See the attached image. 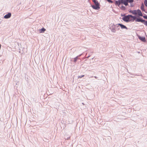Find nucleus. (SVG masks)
I'll return each instance as SVG.
<instances>
[{"mask_svg": "<svg viewBox=\"0 0 147 147\" xmlns=\"http://www.w3.org/2000/svg\"><path fill=\"white\" fill-rule=\"evenodd\" d=\"M144 24L145 25H146V26H147V21H145H145H144Z\"/></svg>", "mask_w": 147, "mask_h": 147, "instance_id": "dca6fc26", "label": "nucleus"}, {"mask_svg": "<svg viewBox=\"0 0 147 147\" xmlns=\"http://www.w3.org/2000/svg\"><path fill=\"white\" fill-rule=\"evenodd\" d=\"M116 3H118V1H116Z\"/></svg>", "mask_w": 147, "mask_h": 147, "instance_id": "aec40b11", "label": "nucleus"}, {"mask_svg": "<svg viewBox=\"0 0 147 147\" xmlns=\"http://www.w3.org/2000/svg\"><path fill=\"white\" fill-rule=\"evenodd\" d=\"M11 16V14L10 13H9L7 14L6 15L4 16V18L5 19H8Z\"/></svg>", "mask_w": 147, "mask_h": 147, "instance_id": "7ed1b4c3", "label": "nucleus"}, {"mask_svg": "<svg viewBox=\"0 0 147 147\" xmlns=\"http://www.w3.org/2000/svg\"><path fill=\"white\" fill-rule=\"evenodd\" d=\"M93 1L94 2L96 5H99L98 1L96 0H93Z\"/></svg>", "mask_w": 147, "mask_h": 147, "instance_id": "9b49d317", "label": "nucleus"}, {"mask_svg": "<svg viewBox=\"0 0 147 147\" xmlns=\"http://www.w3.org/2000/svg\"><path fill=\"white\" fill-rule=\"evenodd\" d=\"M117 25H115L114 24L112 25V27L113 28L111 29V31L112 32H116L115 28H116V26H117Z\"/></svg>", "mask_w": 147, "mask_h": 147, "instance_id": "20e7f679", "label": "nucleus"}, {"mask_svg": "<svg viewBox=\"0 0 147 147\" xmlns=\"http://www.w3.org/2000/svg\"><path fill=\"white\" fill-rule=\"evenodd\" d=\"M136 22H144V21H145V20H143V19H141L139 18H137V19L136 18Z\"/></svg>", "mask_w": 147, "mask_h": 147, "instance_id": "0eeeda50", "label": "nucleus"}, {"mask_svg": "<svg viewBox=\"0 0 147 147\" xmlns=\"http://www.w3.org/2000/svg\"><path fill=\"white\" fill-rule=\"evenodd\" d=\"M144 3L145 6L147 7V0H145L144 1Z\"/></svg>", "mask_w": 147, "mask_h": 147, "instance_id": "4468645a", "label": "nucleus"}, {"mask_svg": "<svg viewBox=\"0 0 147 147\" xmlns=\"http://www.w3.org/2000/svg\"><path fill=\"white\" fill-rule=\"evenodd\" d=\"M139 38L140 40L144 42H145L146 41L145 38L144 37L139 36Z\"/></svg>", "mask_w": 147, "mask_h": 147, "instance_id": "423d86ee", "label": "nucleus"}, {"mask_svg": "<svg viewBox=\"0 0 147 147\" xmlns=\"http://www.w3.org/2000/svg\"><path fill=\"white\" fill-rule=\"evenodd\" d=\"M141 9L142 10V11H144L145 9H144V5H142L141 7Z\"/></svg>", "mask_w": 147, "mask_h": 147, "instance_id": "f8f14e48", "label": "nucleus"}, {"mask_svg": "<svg viewBox=\"0 0 147 147\" xmlns=\"http://www.w3.org/2000/svg\"><path fill=\"white\" fill-rule=\"evenodd\" d=\"M137 10H134L130 11V12L132 13L133 14L136 15L137 14Z\"/></svg>", "mask_w": 147, "mask_h": 147, "instance_id": "1a4fd4ad", "label": "nucleus"}, {"mask_svg": "<svg viewBox=\"0 0 147 147\" xmlns=\"http://www.w3.org/2000/svg\"><path fill=\"white\" fill-rule=\"evenodd\" d=\"M82 76V77H83L84 76V75H83L82 76Z\"/></svg>", "mask_w": 147, "mask_h": 147, "instance_id": "6ab92c4d", "label": "nucleus"}, {"mask_svg": "<svg viewBox=\"0 0 147 147\" xmlns=\"http://www.w3.org/2000/svg\"><path fill=\"white\" fill-rule=\"evenodd\" d=\"M107 1L109 3H113V1H112L111 0H107Z\"/></svg>", "mask_w": 147, "mask_h": 147, "instance_id": "f3484780", "label": "nucleus"}, {"mask_svg": "<svg viewBox=\"0 0 147 147\" xmlns=\"http://www.w3.org/2000/svg\"><path fill=\"white\" fill-rule=\"evenodd\" d=\"M137 14L140 16H142L143 15L140 9L137 10Z\"/></svg>", "mask_w": 147, "mask_h": 147, "instance_id": "39448f33", "label": "nucleus"}, {"mask_svg": "<svg viewBox=\"0 0 147 147\" xmlns=\"http://www.w3.org/2000/svg\"><path fill=\"white\" fill-rule=\"evenodd\" d=\"M82 78V76H79L78 77V78Z\"/></svg>", "mask_w": 147, "mask_h": 147, "instance_id": "a211bd4d", "label": "nucleus"}, {"mask_svg": "<svg viewBox=\"0 0 147 147\" xmlns=\"http://www.w3.org/2000/svg\"><path fill=\"white\" fill-rule=\"evenodd\" d=\"M136 17L135 16H133L131 15H128L127 16H124L122 18V20L123 21L128 22H134L136 20Z\"/></svg>", "mask_w": 147, "mask_h": 147, "instance_id": "f257e3e1", "label": "nucleus"}, {"mask_svg": "<svg viewBox=\"0 0 147 147\" xmlns=\"http://www.w3.org/2000/svg\"><path fill=\"white\" fill-rule=\"evenodd\" d=\"M117 25L121 27V29H127V28L126 26L122 24H118Z\"/></svg>", "mask_w": 147, "mask_h": 147, "instance_id": "f03ea898", "label": "nucleus"}, {"mask_svg": "<svg viewBox=\"0 0 147 147\" xmlns=\"http://www.w3.org/2000/svg\"><path fill=\"white\" fill-rule=\"evenodd\" d=\"M144 18H146V17H145V16H144Z\"/></svg>", "mask_w": 147, "mask_h": 147, "instance_id": "412c9836", "label": "nucleus"}, {"mask_svg": "<svg viewBox=\"0 0 147 147\" xmlns=\"http://www.w3.org/2000/svg\"><path fill=\"white\" fill-rule=\"evenodd\" d=\"M76 61V60H75V61Z\"/></svg>", "mask_w": 147, "mask_h": 147, "instance_id": "4be33fe9", "label": "nucleus"}, {"mask_svg": "<svg viewBox=\"0 0 147 147\" xmlns=\"http://www.w3.org/2000/svg\"><path fill=\"white\" fill-rule=\"evenodd\" d=\"M92 7L94 9H98L99 8V5H92Z\"/></svg>", "mask_w": 147, "mask_h": 147, "instance_id": "9d476101", "label": "nucleus"}, {"mask_svg": "<svg viewBox=\"0 0 147 147\" xmlns=\"http://www.w3.org/2000/svg\"><path fill=\"white\" fill-rule=\"evenodd\" d=\"M122 2L126 6L127 5H128V2H127V0L122 1Z\"/></svg>", "mask_w": 147, "mask_h": 147, "instance_id": "6e6552de", "label": "nucleus"}, {"mask_svg": "<svg viewBox=\"0 0 147 147\" xmlns=\"http://www.w3.org/2000/svg\"><path fill=\"white\" fill-rule=\"evenodd\" d=\"M46 30V29H45L44 28H42L40 30V33L42 32H44Z\"/></svg>", "mask_w": 147, "mask_h": 147, "instance_id": "ddd939ff", "label": "nucleus"}, {"mask_svg": "<svg viewBox=\"0 0 147 147\" xmlns=\"http://www.w3.org/2000/svg\"><path fill=\"white\" fill-rule=\"evenodd\" d=\"M127 2L129 3H132L133 2V0H127Z\"/></svg>", "mask_w": 147, "mask_h": 147, "instance_id": "2eb2a0df", "label": "nucleus"}]
</instances>
